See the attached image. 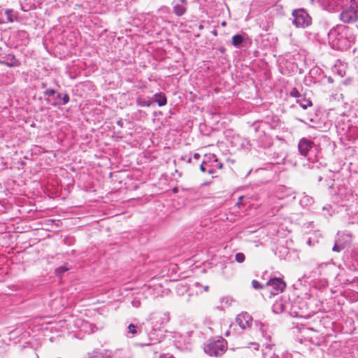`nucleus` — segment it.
Masks as SVG:
<instances>
[{
	"label": "nucleus",
	"mask_w": 358,
	"mask_h": 358,
	"mask_svg": "<svg viewBox=\"0 0 358 358\" xmlns=\"http://www.w3.org/2000/svg\"><path fill=\"white\" fill-rule=\"evenodd\" d=\"M169 320V313L157 312L150 315L145 324L143 322L142 324L138 326L139 323H136V335L139 331L140 335L143 334L147 336L145 342L141 341L138 338L136 345L139 346L149 345L150 344V341L152 340V334L151 332L162 330Z\"/></svg>",
	"instance_id": "obj_1"
},
{
	"label": "nucleus",
	"mask_w": 358,
	"mask_h": 358,
	"mask_svg": "<svg viewBox=\"0 0 358 358\" xmlns=\"http://www.w3.org/2000/svg\"><path fill=\"white\" fill-rule=\"evenodd\" d=\"M329 45L333 49L344 50L351 46L352 41L347 37L345 29L338 27L331 29L328 34Z\"/></svg>",
	"instance_id": "obj_2"
},
{
	"label": "nucleus",
	"mask_w": 358,
	"mask_h": 358,
	"mask_svg": "<svg viewBox=\"0 0 358 358\" xmlns=\"http://www.w3.org/2000/svg\"><path fill=\"white\" fill-rule=\"evenodd\" d=\"M342 270L333 262L319 264L315 270L312 271L313 277L316 275L324 277L325 279L335 278L341 281L340 276Z\"/></svg>",
	"instance_id": "obj_3"
},
{
	"label": "nucleus",
	"mask_w": 358,
	"mask_h": 358,
	"mask_svg": "<svg viewBox=\"0 0 358 358\" xmlns=\"http://www.w3.org/2000/svg\"><path fill=\"white\" fill-rule=\"evenodd\" d=\"M340 20L345 24H354L358 21V0H350L343 8L339 15Z\"/></svg>",
	"instance_id": "obj_4"
},
{
	"label": "nucleus",
	"mask_w": 358,
	"mask_h": 358,
	"mask_svg": "<svg viewBox=\"0 0 358 358\" xmlns=\"http://www.w3.org/2000/svg\"><path fill=\"white\" fill-rule=\"evenodd\" d=\"M227 350L226 342L223 338L210 341L204 347V352L210 355L218 357L222 355Z\"/></svg>",
	"instance_id": "obj_5"
},
{
	"label": "nucleus",
	"mask_w": 358,
	"mask_h": 358,
	"mask_svg": "<svg viewBox=\"0 0 358 358\" xmlns=\"http://www.w3.org/2000/svg\"><path fill=\"white\" fill-rule=\"evenodd\" d=\"M292 23L296 27L305 28L311 24V17L303 8L294 10L292 12Z\"/></svg>",
	"instance_id": "obj_6"
},
{
	"label": "nucleus",
	"mask_w": 358,
	"mask_h": 358,
	"mask_svg": "<svg viewBox=\"0 0 358 358\" xmlns=\"http://www.w3.org/2000/svg\"><path fill=\"white\" fill-rule=\"evenodd\" d=\"M266 287L272 295H277L283 292L286 284L280 278H273L266 282Z\"/></svg>",
	"instance_id": "obj_7"
},
{
	"label": "nucleus",
	"mask_w": 358,
	"mask_h": 358,
	"mask_svg": "<svg viewBox=\"0 0 358 358\" xmlns=\"http://www.w3.org/2000/svg\"><path fill=\"white\" fill-rule=\"evenodd\" d=\"M345 265L350 271L358 270V247L353 248L345 259Z\"/></svg>",
	"instance_id": "obj_8"
},
{
	"label": "nucleus",
	"mask_w": 358,
	"mask_h": 358,
	"mask_svg": "<svg viewBox=\"0 0 358 358\" xmlns=\"http://www.w3.org/2000/svg\"><path fill=\"white\" fill-rule=\"evenodd\" d=\"M236 322L242 330H246L251 328L252 318L248 313H241L237 315Z\"/></svg>",
	"instance_id": "obj_9"
},
{
	"label": "nucleus",
	"mask_w": 358,
	"mask_h": 358,
	"mask_svg": "<svg viewBox=\"0 0 358 358\" xmlns=\"http://www.w3.org/2000/svg\"><path fill=\"white\" fill-rule=\"evenodd\" d=\"M315 146L314 142L306 138H301L298 143V149L302 156L307 157L308 152Z\"/></svg>",
	"instance_id": "obj_10"
},
{
	"label": "nucleus",
	"mask_w": 358,
	"mask_h": 358,
	"mask_svg": "<svg viewBox=\"0 0 358 358\" xmlns=\"http://www.w3.org/2000/svg\"><path fill=\"white\" fill-rule=\"evenodd\" d=\"M187 9V0H178L173 2V13L178 17L182 16Z\"/></svg>",
	"instance_id": "obj_11"
},
{
	"label": "nucleus",
	"mask_w": 358,
	"mask_h": 358,
	"mask_svg": "<svg viewBox=\"0 0 358 358\" xmlns=\"http://www.w3.org/2000/svg\"><path fill=\"white\" fill-rule=\"evenodd\" d=\"M0 64L14 67L18 65V62L13 54L0 55Z\"/></svg>",
	"instance_id": "obj_12"
},
{
	"label": "nucleus",
	"mask_w": 358,
	"mask_h": 358,
	"mask_svg": "<svg viewBox=\"0 0 358 358\" xmlns=\"http://www.w3.org/2000/svg\"><path fill=\"white\" fill-rule=\"evenodd\" d=\"M203 159L205 162H207V160L211 161L210 163V168L214 171V173H215L216 169H221L222 168V163L219 162L218 158L214 154L206 155Z\"/></svg>",
	"instance_id": "obj_13"
},
{
	"label": "nucleus",
	"mask_w": 358,
	"mask_h": 358,
	"mask_svg": "<svg viewBox=\"0 0 358 358\" xmlns=\"http://www.w3.org/2000/svg\"><path fill=\"white\" fill-rule=\"evenodd\" d=\"M322 6L329 11H334L343 0H319Z\"/></svg>",
	"instance_id": "obj_14"
},
{
	"label": "nucleus",
	"mask_w": 358,
	"mask_h": 358,
	"mask_svg": "<svg viewBox=\"0 0 358 358\" xmlns=\"http://www.w3.org/2000/svg\"><path fill=\"white\" fill-rule=\"evenodd\" d=\"M56 94V91L53 89H48L43 92V95L45 97V100L47 103L50 104L53 106H57L60 105V101H57V100H50V97L53 96Z\"/></svg>",
	"instance_id": "obj_15"
},
{
	"label": "nucleus",
	"mask_w": 358,
	"mask_h": 358,
	"mask_svg": "<svg viewBox=\"0 0 358 358\" xmlns=\"http://www.w3.org/2000/svg\"><path fill=\"white\" fill-rule=\"evenodd\" d=\"M273 347V344H266L265 349L263 350V358H280L279 356L275 354Z\"/></svg>",
	"instance_id": "obj_16"
},
{
	"label": "nucleus",
	"mask_w": 358,
	"mask_h": 358,
	"mask_svg": "<svg viewBox=\"0 0 358 358\" xmlns=\"http://www.w3.org/2000/svg\"><path fill=\"white\" fill-rule=\"evenodd\" d=\"M152 101V104L157 103L159 106H164L167 103V99L164 93H156L154 94Z\"/></svg>",
	"instance_id": "obj_17"
},
{
	"label": "nucleus",
	"mask_w": 358,
	"mask_h": 358,
	"mask_svg": "<svg viewBox=\"0 0 358 358\" xmlns=\"http://www.w3.org/2000/svg\"><path fill=\"white\" fill-rule=\"evenodd\" d=\"M131 352L127 349L117 350L113 353L112 352V357L113 358H131Z\"/></svg>",
	"instance_id": "obj_18"
},
{
	"label": "nucleus",
	"mask_w": 358,
	"mask_h": 358,
	"mask_svg": "<svg viewBox=\"0 0 358 358\" xmlns=\"http://www.w3.org/2000/svg\"><path fill=\"white\" fill-rule=\"evenodd\" d=\"M138 288H140V289H143V293L145 292L146 294L149 295H155V290L156 289V285L155 284H148L147 282L143 284L142 287L138 286ZM148 295L145 296V298Z\"/></svg>",
	"instance_id": "obj_19"
},
{
	"label": "nucleus",
	"mask_w": 358,
	"mask_h": 358,
	"mask_svg": "<svg viewBox=\"0 0 358 358\" xmlns=\"http://www.w3.org/2000/svg\"><path fill=\"white\" fill-rule=\"evenodd\" d=\"M273 311L276 313H280L285 310V305L282 299L276 301L272 307Z\"/></svg>",
	"instance_id": "obj_20"
},
{
	"label": "nucleus",
	"mask_w": 358,
	"mask_h": 358,
	"mask_svg": "<svg viewBox=\"0 0 358 358\" xmlns=\"http://www.w3.org/2000/svg\"><path fill=\"white\" fill-rule=\"evenodd\" d=\"M136 102L141 107H149L152 104V99L150 97L139 96L137 98Z\"/></svg>",
	"instance_id": "obj_21"
},
{
	"label": "nucleus",
	"mask_w": 358,
	"mask_h": 358,
	"mask_svg": "<svg viewBox=\"0 0 358 358\" xmlns=\"http://www.w3.org/2000/svg\"><path fill=\"white\" fill-rule=\"evenodd\" d=\"M244 41V36L241 34H236L232 37L231 43L235 48H241Z\"/></svg>",
	"instance_id": "obj_22"
},
{
	"label": "nucleus",
	"mask_w": 358,
	"mask_h": 358,
	"mask_svg": "<svg viewBox=\"0 0 358 358\" xmlns=\"http://www.w3.org/2000/svg\"><path fill=\"white\" fill-rule=\"evenodd\" d=\"M211 161L207 160V162H205V160H203L202 164L200 165V170L203 173H208V174H214V171L210 168V163Z\"/></svg>",
	"instance_id": "obj_23"
},
{
	"label": "nucleus",
	"mask_w": 358,
	"mask_h": 358,
	"mask_svg": "<svg viewBox=\"0 0 358 358\" xmlns=\"http://www.w3.org/2000/svg\"><path fill=\"white\" fill-rule=\"evenodd\" d=\"M259 331L262 333V336L266 340L270 341L271 338V336L270 333L268 331V327L264 324L259 323Z\"/></svg>",
	"instance_id": "obj_24"
},
{
	"label": "nucleus",
	"mask_w": 358,
	"mask_h": 358,
	"mask_svg": "<svg viewBox=\"0 0 358 358\" xmlns=\"http://www.w3.org/2000/svg\"><path fill=\"white\" fill-rule=\"evenodd\" d=\"M314 203L313 199L308 195H303L300 199V203L303 206H309Z\"/></svg>",
	"instance_id": "obj_25"
},
{
	"label": "nucleus",
	"mask_w": 358,
	"mask_h": 358,
	"mask_svg": "<svg viewBox=\"0 0 358 358\" xmlns=\"http://www.w3.org/2000/svg\"><path fill=\"white\" fill-rule=\"evenodd\" d=\"M296 103L304 110L307 109L308 106H312L311 101L304 97L296 99Z\"/></svg>",
	"instance_id": "obj_26"
},
{
	"label": "nucleus",
	"mask_w": 358,
	"mask_h": 358,
	"mask_svg": "<svg viewBox=\"0 0 358 358\" xmlns=\"http://www.w3.org/2000/svg\"><path fill=\"white\" fill-rule=\"evenodd\" d=\"M345 248L344 243L341 241L340 239L336 240L334 247L332 248V250L334 252H339L342 251Z\"/></svg>",
	"instance_id": "obj_27"
},
{
	"label": "nucleus",
	"mask_w": 358,
	"mask_h": 358,
	"mask_svg": "<svg viewBox=\"0 0 358 358\" xmlns=\"http://www.w3.org/2000/svg\"><path fill=\"white\" fill-rule=\"evenodd\" d=\"M176 291L178 295L182 296L188 292V287L187 285L178 284L176 287Z\"/></svg>",
	"instance_id": "obj_28"
},
{
	"label": "nucleus",
	"mask_w": 358,
	"mask_h": 358,
	"mask_svg": "<svg viewBox=\"0 0 358 358\" xmlns=\"http://www.w3.org/2000/svg\"><path fill=\"white\" fill-rule=\"evenodd\" d=\"M289 95L292 97L296 98V99H301L303 97V96L300 94V92L298 91V90L295 87L292 88L290 90Z\"/></svg>",
	"instance_id": "obj_29"
},
{
	"label": "nucleus",
	"mask_w": 358,
	"mask_h": 358,
	"mask_svg": "<svg viewBox=\"0 0 358 358\" xmlns=\"http://www.w3.org/2000/svg\"><path fill=\"white\" fill-rule=\"evenodd\" d=\"M235 259L238 263H243L245 259V256L242 252H238L235 255Z\"/></svg>",
	"instance_id": "obj_30"
},
{
	"label": "nucleus",
	"mask_w": 358,
	"mask_h": 358,
	"mask_svg": "<svg viewBox=\"0 0 358 358\" xmlns=\"http://www.w3.org/2000/svg\"><path fill=\"white\" fill-rule=\"evenodd\" d=\"M134 334V324L131 323L128 326V331L126 334V336L129 338H131Z\"/></svg>",
	"instance_id": "obj_31"
},
{
	"label": "nucleus",
	"mask_w": 358,
	"mask_h": 358,
	"mask_svg": "<svg viewBox=\"0 0 358 358\" xmlns=\"http://www.w3.org/2000/svg\"><path fill=\"white\" fill-rule=\"evenodd\" d=\"M69 96L67 93H64L62 94V101H60V104L66 105L69 102Z\"/></svg>",
	"instance_id": "obj_32"
},
{
	"label": "nucleus",
	"mask_w": 358,
	"mask_h": 358,
	"mask_svg": "<svg viewBox=\"0 0 358 358\" xmlns=\"http://www.w3.org/2000/svg\"><path fill=\"white\" fill-rule=\"evenodd\" d=\"M252 287L255 289H260L263 288V285L256 280L252 281Z\"/></svg>",
	"instance_id": "obj_33"
},
{
	"label": "nucleus",
	"mask_w": 358,
	"mask_h": 358,
	"mask_svg": "<svg viewBox=\"0 0 358 358\" xmlns=\"http://www.w3.org/2000/svg\"><path fill=\"white\" fill-rule=\"evenodd\" d=\"M68 270H69V268L66 266H60L56 269V273L57 275H61L64 274L66 271H67Z\"/></svg>",
	"instance_id": "obj_34"
},
{
	"label": "nucleus",
	"mask_w": 358,
	"mask_h": 358,
	"mask_svg": "<svg viewBox=\"0 0 358 358\" xmlns=\"http://www.w3.org/2000/svg\"><path fill=\"white\" fill-rule=\"evenodd\" d=\"M13 11L12 10H6V15L7 19L10 22H12L13 21Z\"/></svg>",
	"instance_id": "obj_35"
},
{
	"label": "nucleus",
	"mask_w": 358,
	"mask_h": 358,
	"mask_svg": "<svg viewBox=\"0 0 358 358\" xmlns=\"http://www.w3.org/2000/svg\"><path fill=\"white\" fill-rule=\"evenodd\" d=\"M195 286L197 287H201L202 288V289L199 290L200 293H202L203 292H208V286H207V285L202 286L199 282H196L195 283Z\"/></svg>",
	"instance_id": "obj_36"
},
{
	"label": "nucleus",
	"mask_w": 358,
	"mask_h": 358,
	"mask_svg": "<svg viewBox=\"0 0 358 358\" xmlns=\"http://www.w3.org/2000/svg\"><path fill=\"white\" fill-rule=\"evenodd\" d=\"M231 301V300L229 297H224V298L222 299V303H224L227 306H230Z\"/></svg>",
	"instance_id": "obj_37"
},
{
	"label": "nucleus",
	"mask_w": 358,
	"mask_h": 358,
	"mask_svg": "<svg viewBox=\"0 0 358 358\" xmlns=\"http://www.w3.org/2000/svg\"><path fill=\"white\" fill-rule=\"evenodd\" d=\"M62 94L60 92L57 93L56 98L54 100H57V101H62Z\"/></svg>",
	"instance_id": "obj_38"
},
{
	"label": "nucleus",
	"mask_w": 358,
	"mask_h": 358,
	"mask_svg": "<svg viewBox=\"0 0 358 358\" xmlns=\"http://www.w3.org/2000/svg\"><path fill=\"white\" fill-rule=\"evenodd\" d=\"M141 291L136 292V306H137V299H140Z\"/></svg>",
	"instance_id": "obj_39"
},
{
	"label": "nucleus",
	"mask_w": 358,
	"mask_h": 358,
	"mask_svg": "<svg viewBox=\"0 0 358 358\" xmlns=\"http://www.w3.org/2000/svg\"><path fill=\"white\" fill-rule=\"evenodd\" d=\"M310 331H311V330H310V329H308V328L303 327V328L301 329V332L302 334H306L307 332Z\"/></svg>",
	"instance_id": "obj_40"
},
{
	"label": "nucleus",
	"mask_w": 358,
	"mask_h": 358,
	"mask_svg": "<svg viewBox=\"0 0 358 358\" xmlns=\"http://www.w3.org/2000/svg\"><path fill=\"white\" fill-rule=\"evenodd\" d=\"M294 313L296 315V316L298 317H305L306 315L303 314V311H299V312H296L295 311Z\"/></svg>",
	"instance_id": "obj_41"
},
{
	"label": "nucleus",
	"mask_w": 358,
	"mask_h": 358,
	"mask_svg": "<svg viewBox=\"0 0 358 358\" xmlns=\"http://www.w3.org/2000/svg\"><path fill=\"white\" fill-rule=\"evenodd\" d=\"M160 358H175V357L172 355H163V356H161Z\"/></svg>",
	"instance_id": "obj_42"
},
{
	"label": "nucleus",
	"mask_w": 358,
	"mask_h": 358,
	"mask_svg": "<svg viewBox=\"0 0 358 358\" xmlns=\"http://www.w3.org/2000/svg\"><path fill=\"white\" fill-rule=\"evenodd\" d=\"M41 87L42 89H45L47 87V83H41Z\"/></svg>",
	"instance_id": "obj_43"
},
{
	"label": "nucleus",
	"mask_w": 358,
	"mask_h": 358,
	"mask_svg": "<svg viewBox=\"0 0 358 358\" xmlns=\"http://www.w3.org/2000/svg\"><path fill=\"white\" fill-rule=\"evenodd\" d=\"M200 157V155L199 153H194V158L196 159H199Z\"/></svg>",
	"instance_id": "obj_44"
},
{
	"label": "nucleus",
	"mask_w": 358,
	"mask_h": 358,
	"mask_svg": "<svg viewBox=\"0 0 358 358\" xmlns=\"http://www.w3.org/2000/svg\"><path fill=\"white\" fill-rule=\"evenodd\" d=\"M192 162V157L190 156H189L187 159V163H191Z\"/></svg>",
	"instance_id": "obj_45"
},
{
	"label": "nucleus",
	"mask_w": 358,
	"mask_h": 358,
	"mask_svg": "<svg viewBox=\"0 0 358 358\" xmlns=\"http://www.w3.org/2000/svg\"><path fill=\"white\" fill-rule=\"evenodd\" d=\"M253 345H255V349H258V348H259V344H257V343H253Z\"/></svg>",
	"instance_id": "obj_46"
},
{
	"label": "nucleus",
	"mask_w": 358,
	"mask_h": 358,
	"mask_svg": "<svg viewBox=\"0 0 358 358\" xmlns=\"http://www.w3.org/2000/svg\"><path fill=\"white\" fill-rule=\"evenodd\" d=\"M190 296H191V294H188V296H187V299H186V301H190Z\"/></svg>",
	"instance_id": "obj_47"
},
{
	"label": "nucleus",
	"mask_w": 358,
	"mask_h": 358,
	"mask_svg": "<svg viewBox=\"0 0 358 358\" xmlns=\"http://www.w3.org/2000/svg\"><path fill=\"white\" fill-rule=\"evenodd\" d=\"M230 334V331H228L226 332L225 335L228 336Z\"/></svg>",
	"instance_id": "obj_48"
},
{
	"label": "nucleus",
	"mask_w": 358,
	"mask_h": 358,
	"mask_svg": "<svg viewBox=\"0 0 358 358\" xmlns=\"http://www.w3.org/2000/svg\"><path fill=\"white\" fill-rule=\"evenodd\" d=\"M187 157V156L182 157V159L185 160Z\"/></svg>",
	"instance_id": "obj_49"
},
{
	"label": "nucleus",
	"mask_w": 358,
	"mask_h": 358,
	"mask_svg": "<svg viewBox=\"0 0 358 358\" xmlns=\"http://www.w3.org/2000/svg\"><path fill=\"white\" fill-rule=\"evenodd\" d=\"M213 33L214 35H215V36L217 35L216 31H213Z\"/></svg>",
	"instance_id": "obj_50"
},
{
	"label": "nucleus",
	"mask_w": 358,
	"mask_h": 358,
	"mask_svg": "<svg viewBox=\"0 0 358 358\" xmlns=\"http://www.w3.org/2000/svg\"><path fill=\"white\" fill-rule=\"evenodd\" d=\"M131 304H132L133 306H134V300H132V301H131Z\"/></svg>",
	"instance_id": "obj_51"
},
{
	"label": "nucleus",
	"mask_w": 358,
	"mask_h": 358,
	"mask_svg": "<svg viewBox=\"0 0 358 358\" xmlns=\"http://www.w3.org/2000/svg\"><path fill=\"white\" fill-rule=\"evenodd\" d=\"M329 82H332V80L331 78H329Z\"/></svg>",
	"instance_id": "obj_52"
},
{
	"label": "nucleus",
	"mask_w": 358,
	"mask_h": 358,
	"mask_svg": "<svg viewBox=\"0 0 358 358\" xmlns=\"http://www.w3.org/2000/svg\"><path fill=\"white\" fill-rule=\"evenodd\" d=\"M135 281H136V282H137V281H138V282H139V279H138H138H137V278H136V279H135Z\"/></svg>",
	"instance_id": "obj_53"
},
{
	"label": "nucleus",
	"mask_w": 358,
	"mask_h": 358,
	"mask_svg": "<svg viewBox=\"0 0 358 358\" xmlns=\"http://www.w3.org/2000/svg\"><path fill=\"white\" fill-rule=\"evenodd\" d=\"M349 223H350V224H354V223H355V222H354V221H352V222H350Z\"/></svg>",
	"instance_id": "obj_54"
},
{
	"label": "nucleus",
	"mask_w": 358,
	"mask_h": 358,
	"mask_svg": "<svg viewBox=\"0 0 358 358\" xmlns=\"http://www.w3.org/2000/svg\"><path fill=\"white\" fill-rule=\"evenodd\" d=\"M223 26H224L226 24V23L224 22H222V24Z\"/></svg>",
	"instance_id": "obj_55"
},
{
	"label": "nucleus",
	"mask_w": 358,
	"mask_h": 358,
	"mask_svg": "<svg viewBox=\"0 0 358 358\" xmlns=\"http://www.w3.org/2000/svg\"><path fill=\"white\" fill-rule=\"evenodd\" d=\"M319 181H321L322 180V177H320V178L318 179Z\"/></svg>",
	"instance_id": "obj_56"
},
{
	"label": "nucleus",
	"mask_w": 358,
	"mask_h": 358,
	"mask_svg": "<svg viewBox=\"0 0 358 358\" xmlns=\"http://www.w3.org/2000/svg\"><path fill=\"white\" fill-rule=\"evenodd\" d=\"M323 210H327V207H323Z\"/></svg>",
	"instance_id": "obj_57"
}]
</instances>
